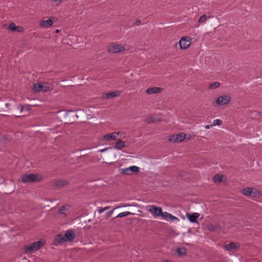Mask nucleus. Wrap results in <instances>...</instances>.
<instances>
[{
	"label": "nucleus",
	"mask_w": 262,
	"mask_h": 262,
	"mask_svg": "<svg viewBox=\"0 0 262 262\" xmlns=\"http://www.w3.org/2000/svg\"><path fill=\"white\" fill-rule=\"evenodd\" d=\"M239 247V245L234 242H231L229 244L224 246V249L227 251L237 249Z\"/></svg>",
	"instance_id": "2eb2a0df"
},
{
	"label": "nucleus",
	"mask_w": 262,
	"mask_h": 262,
	"mask_svg": "<svg viewBox=\"0 0 262 262\" xmlns=\"http://www.w3.org/2000/svg\"><path fill=\"white\" fill-rule=\"evenodd\" d=\"M75 237V233L71 230H68L63 235L58 234L54 239L55 246L61 245L64 242H68L73 241Z\"/></svg>",
	"instance_id": "f257e3e1"
},
{
	"label": "nucleus",
	"mask_w": 262,
	"mask_h": 262,
	"mask_svg": "<svg viewBox=\"0 0 262 262\" xmlns=\"http://www.w3.org/2000/svg\"><path fill=\"white\" fill-rule=\"evenodd\" d=\"M9 29L11 31L19 30V27L16 26L14 23H12L9 25Z\"/></svg>",
	"instance_id": "bb28decb"
},
{
	"label": "nucleus",
	"mask_w": 262,
	"mask_h": 262,
	"mask_svg": "<svg viewBox=\"0 0 262 262\" xmlns=\"http://www.w3.org/2000/svg\"><path fill=\"white\" fill-rule=\"evenodd\" d=\"M59 32V30H56V32Z\"/></svg>",
	"instance_id": "79ce46f5"
},
{
	"label": "nucleus",
	"mask_w": 262,
	"mask_h": 262,
	"mask_svg": "<svg viewBox=\"0 0 262 262\" xmlns=\"http://www.w3.org/2000/svg\"><path fill=\"white\" fill-rule=\"evenodd\" d=\"M139 171V168L136 166H132L120 170V173L123 174L130 175L132 173H137Z\"/></svg>",
	"instance_id": "6e6552de"
},
{
	"label": "nucleus",
	"mask_w": 262,
	"mask_h": 262,
	"mask_svg": "<svg viewBox=\"0 0 262 262\" xmlns=\"http://www.w3.org/2000/svg\"><path fill=\"white\" fill-rule=\"evenodd\" d=\"M163 262H171V261H169V260H164L163 261Z\"/></svg>",
	"instance_id": "ea45409f"
},
{
	"label": "nucleus",
	"mask_w": 262,
	"mask_h": 262,
	"mask_svg": "<svg viewBox=\"0 0 262 262\" xmlns=\"http://www.w3.org/2000/svg\"><path fill=\"white\" fill-rule=\"evenodd\" d=\"M109 149H111V147L105 148H104V149H100V150H99V151H100L101 152H105V151H107Z\"/></svg>",
	"instance_id": "f704fd0d"
},
{
	"label": "nucleus",
	"mask_w": 262,
	"mask_h": 262,
	"mask_svg": "<svg viewBox=\"0 0 262 262\" xmlns=\"http://www.w3.org/2000/svg\"><path fill=\"white\" fill-rule=\"evenodd\" d=\"M185 138L186 135L184 133H181L171 136L169 138V141L173 142H179L183 141Z\"/></svg>",
	"instance_id": "f8f14e48"
},
{
	"label": "nucleus",
	"mask_w": 262,
	"mask_h": 262,
	"mask_svg": "<svg viewBox=\"0 0 262 262\" xmlns=\"http://www.w3.org/2000/svg\"><path fill=\"white\" fill-rule=\"evenodd\" d=\"M117 136H119L121 138H124L125 137V133L121 132H117Z\"/></svg>",
	"instance_id": "473e14b6"
},
{
	"label": "nucleus",
	"mask_w": 262,
	"mask_h": 262,
	"mask_svg": "<svg viewBox=\"0 0 262 262\" xmlns=\"http://www.w3.org/2000/svg\"><path fill=\"white\" fill-rule=\"evenodd\" d=\"M223 175L216 174L213 177V181L215 183H220L223 181Z\"/></svg>",
	"instance_id": "412c9836"
},
{
	"label": "nucleus",
	"mask_w": 262,
	"mask_h": 262,
	"mask_svg": "<svg viewBox=\"0 0 262 262\" xmlns=\"http://www.w3.org/2000/svg\"><path fill=\"white\" fill-rule=\"evenodd\" d=\"M210 126H211V125H206L205 126V128L206 129H209L210 128Z\"/></svg>",
	"instance_id": "4c0bfd02"
},
{
	"label": "nucleus",
	"mask_w": 262,
	"mask_h": 262,
	"mask_svg": "<svg viewBox=\"0 0 262 262\" xmlns=\"http://www.w3.org/2000/svg\"><path fill=\"white\" fill-rule=\"evenodd\" d=\"M70 208V206L69 205H64L62 206L59 210V213L66 215V212L68 211Z\"/></svg>",
	"instance_id": "aec40b11"
},
{
	"label": "nucleus",
	"mask_w": 262,
	"mask_h": 262,
	"mask_svg": "<svg viewBox=\"0 0 262 262\" xmlns=\"http://www.w3.org/2000/svg\"><path fill=\"white\" fill-rule=\"evenodd\" d=\"M17 108H18V110H20V111L21 112L23 111V106H22V105H18V106H17Z\"/></svg>",
	"instance_id": "e433bc0d"
},
{
	"label": "nucleus",
	"mask_w": 262,
	"mask_h": 262,
	"mask_svg": "<svg viewBox=\"0 0 262 262\" xmlns=\"http://www.w3.org/2000/svg\"><path fill=\"white\" fill-rule=\"evenodd\" d=\"M222 121L220 119H215L213 121L212 124L211 125V126H215V125H220L222 124Z\"/></svg>",
	"instance_id": "c756f323"
},
{
	"label": "nucleus",
	"mask_w": 262,
	"mask_h": 262,
	"mask_svg": "<svg viewBox=\"0 0 262 262\" xmlns=\"http://www.w3.org/2000/svg\"><path fill=\"white\" fill-rule=\"evenodd\" d=\"M241 193L246 196H259L262 195V191L257 188L247 187L241 190Z\"/></svg>",
	"instance_id": "7ed1b4c3"
},
{
	"label": "nucleus",
	"mask_w": 262,
	"mask_h": 262,
	"mask_svg": "<svg viewBox=\"0 0 262 262\" xmlns=\"http://www.w3.org/2000/svg\"><path fill=\"white\" fill-rule=\"evenodd\" d=\"M117 139V132H113L106 134L103 137V140L106 141H110Z\"/></svg>",
	"instance_id": "dca6fc26"
},
{
	"label": "nucleus",
	"mask_w": 262,
	"mask_h": 262,
	"mask_svg": "<svg viewBox=\"0 0 262 262\" xmlns=\"http://www.w3.org/2000/svg\"><path fill=\"white\" fill-rule=\"evenodd\" d=\"M72 113L74 114V116H76L77 118L78 117L77 115V113L76 112H72Z\"/></svg>",
	"instance_id": "58836bf2"
},
{
	"label": "nucleus",
	"mask_w": 262,
	"mask_h": 262,
	"mask_svg": "<svg viewBox=\"0 0 262 262\" xmlns=\"http://www.w3.org/2000/svg\"><path fill=\"white\" fill-rule=\"evenodd\" d=\"M127 50L125 46L121 45H116L114 43L110 44L107 48V51L111 53H119Z\"/></svg>",
	"instance_id": "39448f33"
},
{
	"label": "nucleus",
	"mask_w": 262,
	"mask_h": 262,
	"mask_svg": "<svg viewBox=\"0 0 262 262\" xmlns=\"http://www.w3.org/2000/svg\"><path fill=\"white\" fill-rule=\"evenodd\" d=\"M231 101V98L228 95H223L217 97L214 103H215L217 105H226Z\"/></svg>",
	"instance_id": "0eeeda50"
},
{
	"label": "nucleus",
	"mask_w": 262,
	"mask_h": 262,
	"mask_svg": "<svg viewBox=\"0 0 262 262\" xmlns=\"http://www.w3.org/2000/svg\"><path fill=\"white\" fill-rule=\"evenodd\" d=\"M162 91V89L158 87L149 88L146 90V94L148 95L159 93Z\"/></svg>",
	"instance_id": "a211bd4d"
},
{
	"label": "nucleus",
	"mask_w": 262,
	"mask_h": 262,
	"mask_svg": "<svg viewBox=\"0 0 262 262\" xmlns=\"http://www.w3.org/2000/svg\"><path fill=\"white\" fill-rule=\"evenodd\" d=\"M210 15H203L202 16H201V17L199 18V23L200 24H204L205 23L207 19L208 18H210Z\"/></svg>",
	"instance_id": "4be33fe9"
},
{
	"label": "nucleus",
	"mask_w": 262,
	"mask_h": 262,
	"mask_svg": "<svg viewBox=\"0 0 262 262\" xmlns=\"http://www.w3.org/2000/svg\"><path fill=\"white\" fill-rule=\"evenodd\" d=\"M132 214H133V213L129 211L122 212L121 213H119L116 217H123Z\"/></svg>",
	"instance_id": "393cba45"
},
{
	"label": "nucleus",
	"mask_w": 262,
	"mask_h": 262,
	"mask_svg": "<svg viewBox=\"0 0 262 262\" xmlns=\"http://www.w3.org/2000/svg\"><path fill=\"white\" fill-rule=\"evenodd\" d=\"M140 24H141V21H140V20H137L135 21V24H134V25H136V26H139V25H140Z\"/></svg>",
	"instance_id": "c9c22d12"
},
{
	"label": "nucleus",
	"mask_w": 262,
	"mask_h": 262,
	"mask_svg": "<svg viewBox=\"0 0 262 262\" xmlns=\"http://www.w3.org/2000/svg\"><path fill=\"white\" fill-rule=\"evenodd\" d=\"M20 178L23 183H31L40 181V179H38V176L33 173L23 175Z\"/></svg>",
	"instance_id": "423d86ee"
},
{
	"label": "nucleus",
	"mask_w": 262,
	"mask_h": 262,
	"mask_svg": "<svg viewBox=\"0 0 262 262\" xmlns=\"http://www.w3.org/2000/svg\"><path fill=\"white\" fill-rule=\"evenodd\" d=\"M157 121V119L154 117H149L146 119L145 122L148 123H152Z\"/></svg>",
	"instance_id": "a878e982"
},
{
	"label": "nucleus",
	"mask_w": 262,
	"mask_h": 262,
	"mask_svg": "<svg viewBox=\"0 0 262 262\" xmlns=\"http://www.w3.org/2000/svg\"><path fill=\"white\" fill-rule=\"evenodd\" d=\"M55 20L54 17H50L47 20H41L39 22V26L42 28H47L52 26Z\"/></svg>",
	"instance_id": "9d476101"
},
{
	"label": "nucleus",
	"mask_w": 262,
	"mask_h": 262,
	"mask_svg": "<svg viewBox=\"0 0 262 262\" xmlns=\"http://www.w3.org/2000/svg\"><path fill=\"white\" fill-rule=\"evenodd\" d=\"M110 208V207H109V206L105 207H103V208L98 207L97 209V211H98V212L99 214H101V213H103V212H104L105 211H106V210H107V209H108Z\"/></svg>",
	"instance_id": "cd10ccee"
},
{
	"label": "nucleus",
	"mask_w": 262,
	"mask_h": 262,
	"mask_svg": "<svg viewBox=\"0 0 262 262\" xmlns=\"http://www.w3.org/2000/svg\"><path fill=\"white\" fill-rule=\"evenodd\" d=\"M121 94L120 91L112 92L111 93L104 94L102 98L104 99H110L114 97L119 96Z\"/></svg>",
	"instance_id": "4468645a"
},
{
	"label": "nucleus",
	"mask_w": 262,
	"mask_h": 262,
	"mask_svg": "<svg viewBox=\"0 0 262 262\" xmlns=\"http://www.w3.org/2000/svg\"><path fill=\"white\" fill-rule=\"evenodd\" d=\"M191 39L189 37H182L179 41V45L182 49H186L191 45Z\"/></svg>",
	"instance_id": "1a4fd4ad"
},
{
	"label": "nucleus",
	"mask_w": 262,
	"mask_h": 262,
	"mask_svg": "<svg viewBox=\"0 0 262 262\" xmlns=\"http://www.w3.org/2000/svg\"><path fill=\"white\" fill-rule=\"evenodd\" d=\"M177 252L179 256L184 255L186 253V249L185 248H178Z\"/></svg>",
	"instance_id": "5701e85b"
},
{
	"label": "nucleus",
	"mask_w": 262,
	"mask_h": 262,
	"mask_svg": "<svg viewBox=\"0 0 262 262\" xmlns=\"http://www.w3.org/2000/svg\"><path fill=\"white\" fill-rule=\"evenodd\" d=\"M149 211L152 213L153 215L155 217L160 216L162 214V209L161 207H157L154 205L149 206Z\"/></svg>",
	"instance_id": "ddd939ff"
},
{
	"label": "nucleus",
	"mask_w": 262,
	"mask_h": 262,
	"mask_svg": "<svg viewBox=\"0 0 262 262\" xmlns=\"http://www.w3.org/2000/svg\"><path fill=\"white\" fill-rule=\"evenodd\" d=\"M51 2L56 6H59L62 2L63 0H50Z\"/></svg>",
	"instance_id": "7c9ffc66"
},
{
	"label": "nucleus",
	"mask_w": 262,
	"mask_h": 262,
	"mask_svg": "<svg viewBox=\"0 0 262 262\" xmlns=\"http://www.w3.org/2000/svg\"><path fill=\"white\" fill-rule=\"evenodd\" d=\"M125 146L126 144L124 141L122 140H119L116 143L115 145L114 146V148L120 150L121 149L125 147Z\"/></svg>",
	"instance_id": "6ab92c4d"
},
{
	"label": "nucleus",
	"mask_w": 262,
	"mask_h": 262,
	"mask_svg": "<svg viewBox=\"0 0 262 262\" xmlns=\"http://www.w3.org/2000/svg\"><path fill=\"white\" fill-rule=\"evenodd\" d=\"M162 214L160 216H161L163 219H165L166 221H169V215L170 213L167 212H162Z\"/></svg>",
	"instance_id": "c85d7f7f"
},
{
	"label": "nucleus",
	"mask_w": 262,
	"mask_h": 262,
	"mask_svg": "<svg viewBox=\"0 0 262 262\" xmlns=\"http://www.w3.org/2000/svg\"><path fill=\"white\" fill-rule=\"evenodd\" d=\"M169 221H179V219L178 217H177L176 216H174L170 213V215H169Z\"/></svg>",
	"instance_id": "2f4dec72"
},
{
	"label": "nucleus",
	"mask_w": 262,
	"mask_h": 262,
	"mask_svg": "<svg viewBox=\"0 0 262 262\" xmlns=\"http://www.w3.org/2000/svg\"><path fill=\"white\" fill-rule=\"evenodd\" d=\"M200 214L198 213H187L186 216L191 223H196Z\"/></svg>",
	"instance_id": "f3484780"
},
{
	"label": "nucleus",
	"mask_w": 262,
	"mask_h": 262,
	"mask_svg": "<svg viewBox=\"0 0 262 262\" xmlns=\"http://www.w3.org/2000/svg\"><path fill=\"white\" fill-rule=\"evenodd\" d=\"M113 210H112L109 211L107 212H106L107 216H108V217L111 216L112 214L113 213Z\"/></svg>",
	"instance_id": "72a5a7b5"
},
{
	"label": "nucleus",
	"mask_w": 262,
	"mask_h": 262,
	"mask_svg": "<svg viewBox=\"0 0 262 262\" xmlns=\"http://www.w3.org/2000/svg\"><path fill=\"white\" fill-rule=\"evenodd\" d=\"M52 90V86L46 82L37 83L35 84L33 86V90L35 92H45Z\"/></svg>",
	"instance_id": "20e7f679"
},
{
	"label": "nucleus",
	"mask_w": 262,
	"mask_h": 262,
	"mask_svg": "<svg viewBox=\"0 0 262 262\" xmlns=\"http://www.w3.org/2000/svg\"><path fill=\"white\" fill-rule=\"evenodd\" d=\"M46 242L43 239H40L37 242L31 244L28 246L25 247V251L27 253H31L34 251L38 250L41 247L43 246Z\"/></svg>",
	"instance_id": "f03ea898"
},
{
	"label": "nucleus",
	"mask_w": 262,
	"mask_h": 262,
	"mask_svg": "<svg viewBox=\"0 0 262 262\" xmlns=\"http://www.w3.org/2000/svg\"><path fill=\"white\" fill-rule=\"evenodd\" d=\"M131 206V205L129 204H127V205H124V206L126 207V206Z\"/></svg>",
	"instance_id": "a19ab883"
},
{
	"label": "nucleus",
	"mask_w": 262,
	"mask_h": 262,
	"mask_svg": "<svg viewBox=\"0 0 262 262\" xmlns=\"http://www.w3.org/2000/svg\"><path fill=\"white\" fill-rule=\"evenodd\" d=\"M220 86V83L219 82H214L209 84V89H214L219 88Z\"/></svg>",
	"instance_id": "b1692460"
},
{
	"label": "nucleus",
	"mask_w": 262,
	"mask_h": 262,
	"mask_svg": "<svg viewBox=\"0 0 262 262\" xmlns=\"http://www.w3.org/2000/svg\"><path fill=\"white\" fill-rule=\"evenodd\" d=\"M68 184L66 180L54 179L50 182L51 186L53 187H61Z\"/></svg>",
	"instance_id": "9b49d317"
}]
</instances>
